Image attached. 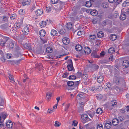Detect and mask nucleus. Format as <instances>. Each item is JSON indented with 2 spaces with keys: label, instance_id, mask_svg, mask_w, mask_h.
<instances>
[{
  "label": "nucleus",
  "instance_id": "nucleus-1",
  "mask_svg": "<svg viewBox=\"0 0 129 129\" xmlns=\"http://www.w3.org/2000/svg\"><path fill=\"white\" fill-rule=\"evenodd\" d=\"M68 62L70 64H68L67 66L68 70L69 71H73V72H74V69L73 66V62L72 59L69 60Z\"/></svg>",
  "mask_w": 129,
  "mask_h": 129
},
{
  "label": "nucleus",
  "instance_id": "nucleus-2",
  "mask_svg": "<svg viewBox=\"0 0 129 129\" xmlns=\"http://www.w3.org/2000/svg\"><path fill=\"white\" fill-rule=\"evenodd\" d=\"M81 118L83 122H86L89 121L90 119L88 118L87 115L86 114H84L81 116Z\"/></svg>",
  "mask_w": 129,
  "mask_h": 129
},
{
  "label": "nucleus",
  "instance_id": "nucleus-3",
  "mask_svg": "<svg viewBox=\"0 0 129 129\" xmlns=\"http://www.w3.org/2000/svg\"><path fill=\"white\" fill-rule=\"evenodd\" d=\"M23 33L25 35H27L29 33V27L27 25L24 26L22 30Z\"/></svg>",
  "mask_w": 129,
  "mask_h": 129
},
{
  "label": "nucleus",
  "instance_id": "nucleus-4",
  "mask_svg": "<svg viewBox=\"0 0 129 129\" xmlns=\"http://www.w3.org/2000/svg\"><path fill=\"white\" fill-rule=\"evenodd\" d=\"M91 55L92 57L94 58H98L100 57V56L98 54L96 51H93L91 54Z\"/></svg>",
  "mask_w": 129,
  "mask_h": 129
},
{
  "label": "nucleus",
  "instance_id": "nucleus-5",
  "mask_svg": "<svg viewBox=\"0 0 129 129\" xmlns=\"http://www.w3.org/2000/svg\"><path fill=\"white\" fill-rule=\"evenodd\" d=\"M85 53L87 54H89L91 52V50L88 47H86L84 49Z\"/></svg>",
  "mask_w": 129,
  "mask_h": 129
},
{
  "label": "nucleus",
  "instance_id": "nucleus-6",
  "mask_svg": "<svg viewBox=\"0 0 129 129\" xmlns=\"http://www.w3.org/2000/svg\"><path fill=\"white\" fill-rule=\"evenodd\" d=\"M122 65L124 67H127L129 66V61L127 60H124L122 63Z\"/></svg>",
  "mask_w": 129,
  "mask_h": 129
},
{
  "label": "nucleus",
  "instance_id": "nucleus-7",
  "mask_svg": "<svg viewBox=\"0 0 129 129\" xmlns=\"http://www.w3.org/2000/svg\"><path fill=\"white\" fill-rule=\"evenodd\" d=\"M62 40L63 43L65 45H67L69 43V39L67 38H63Z\"/></svg>",
  "mask_w": 129,
  "mask_h": 129
},
{
  "label": "nucleus",
  "instance_id": "nucleus-8",
  "mask_svg": "<svg viewBox=\"0 0 129 129\" xmlns=\"http://www.w3.org/2000/svg\"><path fill=\"white\" fill-rule=\"evenodd\" d=\"M97 82L100 83H103L104 81V78L102 76H99L97 79Z\"/></svg>",
  "mask_w": 129,
  "mask_h": 129
},
{
  "label": "nucleus",
  "instance_id": "nucleus-9",
  "mask_svg": "<svg viewBox=\"0 0 129 129\" xmlns=\"http://www.w3.org/2000/svg\"><path fill=\"white\" fill-rule=\"evenodd\" d=\"M87 114L91 117L92 118L94 114V112L92 110H90L87 112Z\"/></svg>",
  "mask_w": 129,
  "mask_h": 129
},
{
  "label": "nucleus",
  "instance_id": "nucleus-10",
  "mask_svg": "<svg viewBox=\"0 0 129 129\" xmlns=\"http://www.w3.org/2000/svg\"><path fill=\"white\" fill-rule=\"evenodd\" d=\"M75 48L76 51H80L81 50L82 48V46L80 45H78L75 46Z\"/></svg>",
  "mask_w": 129,
  "mask_h": 129
},
{
  "label": "nucleus",
  "instance_id": "nucleus-11",
  "mask_svg": "<svg viewBox=\"0 0 129 129\" xmlns=\"http://www.w3.org/2000/svg\"><path fill=\"white\" fill-rule=\"evenodd\" d=\"M57 34V31L54 29H52L51 32V35L52 36H55Z\"/></svg>",
  "mask_w": 129,
  "mask_h": 129
},
{
  "label": "nucleus",
  "instance_id": "nucleus-12",
  "mask_svg": "<svg viewBox=\"0 0 129 129\" xmlns=\"http://www.w3.org/2000/svg\"><path fill=\"white\" fill-rule=\"evenodd\" d=\"M118 119L116 118L113 119L112 121V123L114 125H117L119 123Z\"/></svg>",
  "mask_w": 129,
  "mask_h": 129
},
{
  "label": "nucleus",
  "instance_id": "nucleus-13",
  "mask_svg": "<svg viewBox=\"0 0 129 129\" xmlns=\"http://www.w3.org/2000/svg\"><path fill=\"white\" fill-rule=\"evenodd\" d=\"M111 122L109 121H107L105 124V126L107 128H109L111 127Z\"/></svg>",
  "mask_w": 129,
  "mask_h": 129
},
{
  "label": "nucleus",
  "instance_id": "nucleus-14",
  "mask_svg": "<svg viewBox=\"0 0 129 129\" xmlns=\"http://www.w3.org/2000/svg\"><path fill=\"white\" fill-rule=\"evenodd\" d=\"M39 35L42 37H43L45 36L46 34L45 31L43 29L41 30L39 32Z\"/></svg>",
  "mask_w": 129,
  "mask_h": 129
},
{
  "label": "nucleus",
  "instance_id": "nucleus-15",
  "mask_svg": "<svg viewBox=\"0 0 129 129\" xmlns=\"http://www.w3.org/2000/svg\"><path fill=\"white\" fill-rule=\"evenodd\" d=\"M7 116V115L6 113L3 112L2 113L1 115V116L2 121H4Z\"/></svg>",
  "mask_w": 129,
  "mask_h": 129
},
{
  "label": "nucleus",
  "instance_id": "nucleus-16",
  "mask_svg": "<svg viewBox=\"0 0 129 129\" xmlns=\"http://www.w3.org/2000/svg\"><path fill=\"white\" fill-rule=\"evenodd\" d=\"M30 0H24L22 2V4L23 6L29 5L30 4Z\"/></svg>",
  "mask_w": 129,
  "mask_h": 129
},
{
  "label": "nucleus",
  "instance_id": "nucleus-17",
  "mask_svg": "<svg viewBox=\"0 0 129 129\" xmlns=\"http://www.w3.org/2000/svg\"><path fill=\"white\" fill-rule=\"evenodd\" d=\"M122 6L125 7L129 6V0H126L122 4Z\"/></svg>",
  "mask_w": 129,
  "mask_h": 129
},
{
  "label": "nucleus",
  "instance_id": "nucleus-18",
  "mask_svg": "<svg viewBox=\"0 0 129 129\" xmlns=\"http://www.w3.org/2000/svg\"><path fill=\"white\" fill-rule=\"evenodd\" d=\"M126 18V16L125 14H121L120 16V19L122 20H124Z\"/></svg>",
  "mask_w": 129,
  "mask_h": 129
},
{
  "label": "nucleus",
  "instance_id": "nucleus-19",
  "mask_svg": "<svg viewBox=\"0 0 129 129\" xmlns=\"http://www.w3.org/2000/svg\"><path fill=\"white\" fill-rule=\"evenodd\" d=\"M103 110L102 109L100 108H99L96 110V113L97 114H100L103 113Z\"/></svg>",
  "mask_w": 129,
  "mask_h": 129
},
{
  "label": "nucleus",
  "instance_id": "nucleus-20",
  "mask_svg": "<svg viewBox=\"0 0 129 129\" xmlns=\"http://www.w3.org/2000/svg\"><path fill=\"white\" fill-rule=\"evenodd\" d=\"M42 13V11L40 9H38L36 11V14L38 16L41 15Z\"/></svg>",
  "mask_w": 129,
  "mask_h": 129
},
{
  "label": "nucleus",
  "instance_id": "nucleus-21",
  "mask_svg": "<svg viewBox=\"0 0 129 129\" xmlns=\"http://www.w3.org/2000/svg\"><path fill=\"white\" fill-rule=\"evenodd\" d=\"M9 77L11 82H12L13 83H14L15 82L12 75L10 74H9Z\"/></svg>",
  "mask_w": 129,
  "mask_h": 129
},
{
  "label": "nucleus",
  "instance_id": "nucleus-22",
  "mask_svg": "<svg viewBox=\"0 0 129 129\" xmlns=\"http://www.w3.org/2000/svg\"><path fill=\"white\" fill-rule=\"evenodd\" d=\"M110 39L112 41H114L117 38L116 35L114 34H112L110 37Z\"/></svg>",
  "mask_w": 129,
  "mask_h": 129
},
{
  "label": "nucleus",
  "instance_id": "nucleus-23",
  "mask_svg": "<svg viewBox=\"0 0 129 129\" xmlns=\"http://www.w3.org/2000/svg\"><path fill=\"white\" fill-rule=\"evenodd\" d=\"M104 35V33L102 31L99 32L97 35L98 37L99 38H102L103 37Z\"/></svg>",
  "mask_w": 129,
  "mask_h": 129
},
{
  "label": "nucleus",
  "instance_id": "nucleus-24",
  "mask_svg": "<svg viewBox=\"0 0 129 129\" xmlns=\"http://www.w3.org/2000/svg\"><path fill=\"white\" fill-rule=\"evenodd\" d=\"M91 2L89 1H87L85 4V6L87 7H90L92 5Z\"/></svg>",
  "mask_w": 129,
  "mask_h": 129
},
{
  "label": "nucleus",
  "instance_id": "nucleus-25",
  "mask_svg": "<svg viewBox=\"0 0 129 129\" xmlns=\"http://www.w3.org/2000/svg\"><path fill=\"white\" fill-rule=\"evenodd\" d=\"M90 13L92 16H95L97 15L98 12L97 11L95 10H93L90 11Z\"/></svg>",
  "mask_w": 129,
  "mask_h": 129
},
{
  "label": "nucleus",
  "instance_id": "nucleus-26",
  "mask_svg": "<svg viewBox=\"0 0 129 129\" xmlns=\"http://www.w3.org/2000/svg\"><path fill=\"white\" fill-rule=\"evenodd\" d=\"M111 87V85L109 83H107L105 85L104 87V88L108 89H109Z\"/></svg>",
  "mask_w": 129,
  "mask_h": 129
},
{
  "label": "nucleus",
  "instance_id": "nucleus-27",
  "mask_svg": "<svg viewBox=\"0 0 129 129\" xmlns=\"http://www.w3.org/2000/svg\"><path fill=\"white\" fill-rule=\"evenodd\" d=\"M109 53L110 54H112L114 53L115 52V50L113 48H110L108 50Z\"/></svg>",
  "mask_w": 129,
  "mask_h": 129
},
{
  "label": "nucleus",
  "instance_id": "nucleus-28",
  "mask_svg": "<svg viewBox=\"0 0 129 129\" xmlns=\"http://www.w3.org/2000/svg\"><path fill=\"white\" fill-rule=\"evenodd\" d=\"M40 25L41 27H44L46 25V21H42L40 23Z\"/></svg>",
  "mask_w": 129,
  "mask_h": 129
},
{
  "label": "nucleus",
  "instance_id": "nucleus-29",
  "mask_svg": "<svg viewBox=\"0 0 129 129\" xmlns=\"http://www.w3.org/2000/svg\"><path fill=\"white\" fill-rule=\"evenodd\" d=\"M46 51L48 53H50L53 51L51 47H48L46 48Z\"/></svg>",
  "mask_w": 129,
  "mask_h": 129
},
{
  "label": "nucleus",
  "instance_id": "nucleus-30",
  "mask_svg": "<svg viewBox=\"0 0 129 129\" xmlns=\"http://www.w3.org/2000/svg\"><path fill=\"white\" fill-rule=\"evenodd\" d=\"M4 104V100L0 95V105L3 106Z\"/></svg>",
  "mask_w": 129,
  "mask_h": 129
},
{
  "label": "nucleus",
  "instance_id": "nucleus-31",
  "mask_svg": "<svg viewBox=\"0 0 129 129\" xmlns=\"http://www.w3.org/2000/svg\"><path fill=\"white\" fill-rule=\"evenodd\" d=\"M74 82L71 81H69L67 82V85L69 86H72L73 87Z\"/></svg>",
  "mask_w": 129,
  "mask_h": 129
},
{
  "label": "nucleus",
  "instance_id": "nucleus-32",
  "mask_svg": "<svg viewBox=\"0 0 129 129\" xmlns=\"http://www.w3.org/2000/svg\"><path fill=\"white\" fill-rule=\"evenodd\" d=\"M66 27L68 29H71L73 27L72 24L70 23H68L67 24Z\"/></svg>",
  "mask_w": 129,
  "mask_h": 129
},
{
  "label": "nucleus",
  "instance_id": "nucleus-33",
  "mask_svg": "<svg viewBox=\"0 0 129 129\" xmlns=\"http://www.w3.org/2000/svg\"><path fill=\"white\" fill-rule=\"evenodd\" d=\"M51 94L49 92H48L46 94V98L47 100H49L50 99Z\"/></svg>",
  "mask_w": 129,
  "mask_h": 129
},
{
  "label": "nucleus",
  "instance_id": "nucleus-34",
  "mask_svg": "<svg viewBox=\"0 0 129 129\" xmlns=\"http://www.w3.org/2000/svg\"><path fill=\"white\" fill-rule=\"evenodd\" d=\"M121 78L118 77H116L115 78V82L117 84H118L119 83V82L121 79Z\"/></svg>",
  "mask_w": 129,
  "mask_h": 129
},
{
  "label": "nucleus",
  "instance_id": "nucleus-35",
  "mask_svg": "<svg viewBox=\"0 0 129 129\" xmlns=\"http://www.w3.org/2000/svg\"><path fill=\"white\" fill-rule=\"evenodd\" d=\"M80 82V81H78L74 82L73 87H77Z\"/></svg>",
  "mask_w": 129,
  "mask_h": 129
},
{
  "label": "nucleus",
  "instance_id": "nucleus-36",
  "mask_svg": "<svg viewBox=\"0 0 129 129\" xmlns=\"http://www.w3.org/2000/svg\"><path fill=\"white\" fill-rule=\"evenodd\" d=\"M76 77L75 76L73 75H72L70 76L69 77V79L70 80H74L76 78Z\"/></svg>",
  "mask_w": 129,
  "mask_h": 129
},
{
  "label": "nucleus",
  "instance_id": "nucleus-37",
  "mask_svg": "<svg viewBox=\"0 0 129 129\" xmlns=\"http://www.w3.org/2000/svg\"><path fill=\"white\" fill-rule=\"evenodd\" d=\"M111 104L113 106H115L117 104V101L116 100L112 101L111 102Z\"/></svg>",
  "mask_w": 129,
  "mask_h": 129
},
{
  "label": "nucleus",
  "instance_id": "nucleus-38",
  "mask_svg": "<svg viewBox=\"0 0 129 129\" xmlns=\"http://www.w3.org/2000/svg\"><path fill=\"white\" fill-rule=\"evenodd\" d=\"M7 41V40H6V41H5L3 40H1L0 43V45L2 46H4Z\"/></svg>",
  "mask_w": 129,
  "mask_h": 129
},
{
  "label": "nucleus",
  "instance_id": "nucleus-39",
  "mask_svg": "<svg viewBox=\"0 0 129 129\" xmlns=\"http://www.w3.org/2000/svg\"><path fill=\"white\" fill-rule=\"evenodd\" d=\"M96 36L95 35H90L89 37V38L91 40H94Z\"/></svg>",
  "mask_w": 129,
  "mask_h": 129
},
{
  "label": "nucleus",
  "instance_id": "nucleus-40",
  "mask_svg": "<svg viewBox=\"0 0 129 129\" xmlns=\"http://www.w3.org/2000/svg\"><path fill=\"white\" fill-rule=\"evenodd\" d=\"M3 121L2 120L1 117L0 116V127H2L3 126Z\"/></svg>",
  "mask_w": 129,
  "mask_h": 129
},
{
  "label": "nucleus",
  "instance_id": "nucleus-41",
  "mask_svg": "<svg viewBox=\"0 0 129 129\" xmlns=\"http://www.w3.org/2000/svg\"><path fill=\"white\" fill-rule=\"evenodd\" d=\"M97 129H103L102 125L101 124H99L97 126Z\"/></svg>",
  "mask_w": 129,
  "mask_h": 129
},
{
  "label": "nucleus",
  "instance_id": "nucleus-42",
  "mask_svg": "<svg viewBox=\"0 0 129 129\" xmlns=\"http://www.w3.org/2000/svg\"><path fill=\"white\" fill-rule=\"evenodd\" d=\"M25 11L23 9H20L19 11V14L21 15H23L25 13Z\"/></svg>",
  "mask_w": 129,
  "mask_h": 129
},
{
  "label": "nucleus",
  "instance_id": "nucleus-43",
  "mask_svg": "<svg viewBox=\"0 0 129 129\" xmlns=\"http://www.w3.org/2000/svg\"><path fill=\"white\" fill-rule=\"evenodd\" d=\"M76 75L77 78H79L82 76V73L80 72H78L76 74Z\"/></svg>",
  "mask_w": 129,
  "mask_h": 129
},
{
  "label": "nucleus",
  "instance_id": "nucleus-44",
  "mask_svg": "<svg viewBox=\"0 0 129 129\" xmlns=\"http://www.w3.org/2000/svg\"><path fill=\"white\" fill-rule=\"evenodd\" d=\"M61 124L59 123L58 121H56L55 122V126L56 127H58Z\"/></svg>",
  "mask_w": 129,
  "mask_h": 129
},
{
  "label": "nucleus",
  "instance_id": "nucleus-45",
  "mask_svg": "<svg viewBox=\"0 0 129 129\" xmlns=\"http://www.w3.org/2000/svg\"><path fill=\"white\" fill-rule=\"evenodd\" d=\"M14 46V45L13 43L11 42L9 43V47L10 48H13Z\"/></svg>",
  "mask_w": 129,
  "mask_h": 129
},
{
  "label": "nucleus",
  "instance_id": "nucleus-46",
  "mask_svg": "<svg viewBox=\"0 0 129 129\" xmlns=\"http://www.w3.org/2000/svg\"><path fill=\"white\" fill-rule=\"evenodd\" d=\"M101 41L100 40H97L96 41L95 43L96 45H99L101 44Z\"/></svg>",
  "mask_w": 129,
  "mask_h": 129
},
{
  "label": "nucleus",
  "instance_id": "nucleus-47",
  "mask_svg": "<svg viewBox=\"0 0 129 129\" xmlns=\"http://www.w3.org/2000/svg\"><path fill=\"white\" fill-rule=\"evenodd\" d=\"M51 11V9L50 7H46V11L47 12H50Z\"/></svg>",
  "mask_w": 129,
  "mask_h": 129
},
{
  "label": "nucleus",
  "instance_id": "nucleus-48",
  "mask_svg": "<svg viewBox=\"0 0 129 129\" xmlns=\"http://www.w3.org/2000/svg\"><path fill=\"white\" fill-rule=\"evenodd\" d=\"M46 25H49L50 23L52 22V21L51 20H48V19L46 20Z\"/></svg>",
  "mask_w": 129,
  "mask_h": 129
},
{
  "label": "nucleus",
  "instance_id": "nucleus-49",
  "mask_svg": "<svg viewBox=\"0 0 129 129\" xmlns=\"http://www.w3.org/2000/svg\"><path fill=\"white\" fill-rule=\"evenodd\" d=\"M124 117L122 116H120L119 118V120H120L121 122L123 121V120H124Z\"/></svg>",
  "mask_w": 129,
  "mask_h": 129
},
{
  "label": "nucleus",
  "instance_id": "nucleus-50",
  "mask_svg": "<svg viewBox=\"0 0 129 129\" xmlns=\"http://www.w3.org/2000/svg\"><path fill=\"white\" fill-rule=\"evenodd\" d=\"M119 16V14L118 12H116V13H115L114 15V16L115 18H117Z\"/></svg>",
  "mask_w": 129,
  "mask_h": 129
},
{
  "label": "nucleus",
  "instance_id": "nucleus-51",
  "mask_svg": "<svg viewBox=\"0 0 129 129\" xmlns=\"http://www.w3.org/2000/svg\"><path fill=\"white\" fill-rule=\"evenodd\" d=\"M21 56V54L20 52L17 53L15 54V56L17 57H20Z\"/></svg>",
  "mask_w": 129,
  "mask_h": 129
},
{
  "label": "nucleus",
  "instance_id": "nucleus-52",
  "mask_svg": "<svg viewBox=\"0 0 129 129\" xmlns=\"http://www.w3.org/2000/svg\"><path fill=\"white\" fill-rule=\"evenodd\" d=\"M58 1V0H51V2L53 4L57 3Z\"/></svg>",
  "mask_w": 129,
  "mask_h": 129
},
{
  "label": "nucleus",
  "instance_id": "nucleus-53",
  "mask_svg": "<svg viewBox=\"0 0 129 129\" xmlns=\"http://www.w3.org/2000/svg\"><path fill=\"white\" fill-rule=\"evenodd\" d=\"M102 6L104 8H107L108 6V5L105 3H103Z\"/></svg>",
  "mask_w": 129,
  "mask_h": 129
},
{
  "label": "nucleus",
  "instance_id": "nucleus-54",
  "mask_svg": "<svg viewBox=\"0 0 129 129\" xmlns=\"http://www.w3.org/2000/svg\"><path fill=\"white\" fill-rule=\"evenodd\" d=\"M83 108L79 107L78 108V111L79 112H81L83 110Z\"/></svg>",
  "mask_w": 129,
  "mask_h": 129
},
{
  "label": "nucleus",
  "instance_id": "nucleus-55",
  "mask_svg": "<svg viewBox=\"0 0 129 129\" xmlns=\"http://www.w3.org/2000/svg\"><path fill=\"white\" fill-rule=\"evenodd\" d=\"M78 122L76 121H73V125L74 126H76Z\"/></svg>",
  "mask_w": 129,
  "mask_h": 129
},
{
  "label": "nucleus",
  "instance_id": "nucleus-56",
  "mask_svg": "<svg viewBox=\"0 0 129 129\" xmlns=\"http://www.w3.org/2000/svg\"><path fill=\"white\" fill-rule=\"evenodd\" d=\"M13 30H15L16 31H17L18 30H20L19 29H18L17 27H15V25L13 26Z\"/></svg>",
  "mask_w": 129,
  "mask_h": 129
},
{
  "label": "nucleus",
  "instance_id": "nucleus-57",
  "mask_svg": "<svg viewBox=\"0 0 129 129\" xmlns=\"http://www.w3.org/2000/svg\"><path fill=\"white\" fill-rule=\"evenodd\" d=\"M13 124L12 123H11V124H8V123L7 122V126L9 128H10L12 126V125Z\"/></svg>",
  "mask_w": 129,
  "mask_h": 129
},
{
  "label": "nucleus",
  "instance_id": "nucleus-58",
  "mask_svg": "<svg viewBox=\"0 0 129 129\" xmlns=\"http://www.w3.org/2000/svg\"><path fill=\"white\" fill-rule=\"evenodd\" d=\"M69 74L67 73H65L63 75L62 77L63 78L66 77Z\"/></svg>",
  "mask_w": 129,
  "mask_h": 129
},
{
  "label": "nucleus",
  "instance_id": "nucleus-59",
  "mask_svg": "<svg viewBox=\"0 0 129 129\" xmlns=\"http://www.w3.org/2000/svg\"><path fill=\"white\" fill-rule=\"evenodd\" d=\"M7 18L6 16H4L2 19V21L5 22L7 20Z\"/></svg>",
  "mask_w": 129,
  "mask_h": 129
},
{
  "label": "nucleus",
  "instance_id": "nucleus-60",
  "mask_svg": "<svg viewBox=\"0 0 129 129\" xmlns=\"http://www.w3.org/2000/svg\"><path fill=\"white\" fill-rule=\"evenodd\" d=\"M70 106V105L69 104H67L66 107V108L65 109V111H67L68 108Z\"/></svg>",
  "mask_w": 129,
  "mask_h": 129
},
{
  "label": "nucleus",
  "instance_id": "nucleus-61",
  "mask_svg": "<svg viewBox=\"0 0 129 129\" xmlns=\"http://www.w3.org/2000/svg\"><path fill=\"white\" fill-rule=\"evenodd\" d=\"M6 57L7 58H10L11 57V54H6Z\"/></svg>",
  "mask_w": 129,
  "mask_h": 129
},
{
  "label": "nucleus",
  "instance_id": "nucleus-62",
  "mask_svg": "<svg viewBox=\"0 0 129 129\" xmlns=\"http://www.w3.org/2000/svg\"><path fill=\"white\" fill-rule=\"evenodd\" d=\"M22 59H20L19 60L16 61H14V63L15 64H18L20 63V62L22 60Z\"/></svg>",
  "mask_w": 129,
  "mask_h": 129
},
{
  "label": "nucleus",
  "instance_id": "nucleus-63",
  "mask_svg": "<svg viewBox=\"0 0 129 129\" xmlns=\"http://www.w3.org/2000/svg\"><path fill=\"white\" fill-rule=\"evenodd\" d=\"M84 102H81V103H80V106L79 107H81L82 108H83V106H84Z\"/></svg>",
  "mask_w": 129,
  "mask_h": 129
},
{
  "label": "nucleus",
  "instance_id": "nucleus-64",
  "mask_svg": "<svg viewBox=\"0 0 129 129\" xmlns=\"http://www.w3.org/2000/svg\"><path fill=\"white\" fill-rule=\"evenodd\" d=\"M125 13L126 14H129V8H126L125 10Z\"/></svg>",
  "mask_w": 129,
  "mask_h": 129
}]
</instances>
